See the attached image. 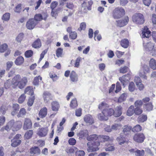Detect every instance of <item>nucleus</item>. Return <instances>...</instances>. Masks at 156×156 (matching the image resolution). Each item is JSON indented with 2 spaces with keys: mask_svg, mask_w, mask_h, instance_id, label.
Returning <instances> with one entry per match:
<instances>
[{
  "mask_svg": "<svg viewBox=\"0 0 156 156\" xmlns=\"http://www.w3.org/2000/svg\"><path fill=\"white\" fill-rule=\"evenodd\" d=\"M27 82V79L26 77L21 78L20 75L15 76L12 79L11 83L9 80H7L4 83V87L6 89H9L11 86L13 88L18 87L22 89L26 86Z\"/></svg>",
  "mask_w": 156,
  "mask_h": 156,
  "instance_id": "obj_1",
  "label": "nucleus"
},
{
  "mask_svg": "<svg viewBox=\"0 0 156 156\" xmlns=\"http://www.w3.org/2000/svg\"><path fill=\"white\" fill-rule=\"evenodd\" d=\"M100 143L99 142H89L87 143V151L88 152L97 151L99 150L98 147L99 146Z\"/></svg>",
  "mask_w": 156,
  "mask_h": 156,
  "instance_id": "obj_2",
  "label": "nucleus"
},
{
  "mask_svg": "<svg viewBox=\"0 0 156 156\" xmlns=\"http://www.w3.org/2000/svg\"><path fill=\"white\" fill-rule=\"evenodd\" d=\"M22 123L20 121L15 122L14 120H12L8 122L7 124L9 126L13 131H17L21 128Z\"/></svg>",
  "mask_w": 156,
  "mask_h": 156,
  "instance_id": "obj_3",
  "label": "nucleus"
},
{
  "mask_svg": "<svg viewBox=\"0 0 156 156\" xmlns=\"http://www.w3.org/2000/svg\"><path fill=\"white\" fill-rule=\"evenodd\" d=\"M133 22L137 24H141L144 22V18L143 15L140 13H136L132 17Z\"/></svg>",
  "mask_w": 156,
  "mask_h": 156,
  "instance_id": "obj_4",
  "label": "nucleus"
},
{
  "mask_svg": "<svg viewBox=\"0 0 156 156\" xmlns=\"http://www.w3.org/2000/svg\"><path fill=\"white\" fill-rule=\"evenodd\" d=\"M125 14V11L124 9L120 8H116L113 12V16L114 18L118 19L122 17Z\"/></svg>",
  "mask_w": 156,
  "mask_h": 156,
  "instance_id": "obj_5",
  "label": "nucleus"
},
{
  "mask_svg": "<svg viewBox=\"0 0 156 156\" xmlns=\"http://www.w3.org/2000/svg\"><path fill=\"white\" fill-rule=\"evenodd\" d=\"M38 22L34 19H30L27 21L26 23V27L29 30L33 29Z\"/></svg>",
  "mask_w": 156,
  "mask_h": 156,
  "instance_id": "obj_6",
  "label": "nucleus"
},
{
  "mask_svg": "<svg viewBox=\"0 0 156 156\" xmlns=\"http://www.w3.org/2000/svg\"><path fill=\"white\" fill-rule=\"evenodd\" d=\"M145 138L144 134L141 133H137L135 134L133 137L134 140L135 142L139 143H142Z\"/></svg>",
  "mask_w": 156,
  "mask_h": 156,
  "instance_id": "obj_7",
  "label": "nucleus"
},
{
  "mask_svg": "<svg viewBox=\"0 0 156 156\" xmlns=\"http://www.w3.org/2000/svg\"><path fill=\"white\" fill-rule=\"evenodd\" d=\"M43 97L45 103H48L52 99L53 96L48 91H44L43 94Z\"/></svg>",
  "mask_w": 156,
  "mask_h": 156,
  "instance_id": "obj_8",
  "label": "nucleus"
},
{
  "mask_svg": "<svg viewBox=\"0 0 156 156\" xmlns=\"http://www.w3.org/2000/svg\"><path fill=\"white\" fill-rule=\"evenodd\" d=\"M151 36V32L148 30L147 27H144L142 33V37L148 39Z\"/></svg>",
  "mask_w": 156,
  "mask_h": 156,
  "instance_id": "obj_9",
  "label": "nucleus"
},
{
  "mask_svg": "<svg viewBox=\"0 0 156 156\" xmlns=\"http://www.w3.org/2000/svg\"><path fill=\"white\" fill-rule=\"evenodd\" d=\"M129 20L128 17V16L125 17L124 19L117 21V25L120 27H123L128 23Z\"/></svg>",
  "mask_w": 156,
  "mask_h": 156,
  "instance_id": "obj_10",
  "label": "nucleus"
},
{
  "mask_svg": "<svg viewBox=\"0 0 156 156\" xmlns=\"http://www.w3.org/2000/svg\"><path fill=\"white\" fill-rule=\"evenodd\" d=\"M84 121L87 123L91 125L94 123V120L92 116L90 115H86L84 117Z\"/></svg>",
  "mask_w": 156,
  "mask_h": 156,
  "instance_id": "obj_11",
  "label": "nucleus"
},
{
  "mask_svg": "<svg viewBox=\"0 0 156 156\" xmlns=\"http://www.w3.org/2000/svg\"><path fill=\"white\" fill-rule=\"evenodd\" d=\"M32 124L30 120L28 118H26L24 123L23 129L25 130H27L31 128Z\"/></svg>",
  "mask_w": 156,
  "mask_h": 156,
  "instance_id": "obj_12",
  "label": "nucleus"
},
{
  "mask_svg": "<svg viewBox=\"0 0 156 156\" xmlns=\"http://www.w3.org/2000/svg\"><path fill=\"white\" fill-rule=\"evenodd\" d=\"M41 153V151L40 149L37 147H34L30 148V153L31 155L34 156L39 154Z\"/></svg>",
  "mask_w": 156,
  "mask_h": 156,
  "instance_id": "obj_13",
  "label": "nucleus"
},
{
  "mask_svg": "<svg viewBox=\"0 0 156 156\" xmlns=\"http://www.w3.org/2000/svg\"><path fill=\"white\" fill-rule=\"evenodd\" d=\"M122 108L121 106H117L114 110V115L115 117L120 116L122 114Z\"/></svg>",
  "mask_w": 156,
  "mask_h": 156,
  "instance_id": "obj_14",
  "label": "nucleus"
},
{
  "mask_svg": "<svg viewBox=\"0 0 156 156\" xmlns=\"http://www.w3.org/2000/svg\"><path fill=\"white\" fill-rule=\"evenodd\" d=\"M48 130L46 128H41L39 129L37 134L41 137H44L46 135Z\"/></svg>",
  "mask_w": 156,
  "mask_h": 156,
  "instance_id": "obj_15",
  "label": "nucleus"
},
{
  "mask_svg": "<svg viewBox=\"0 0 156 156\" xmlns=\"http://www.w3.org/2000/svg\"><path fill=\"white\" fill-rule=\"evenodd\" d=\"M130 75L129 74H127L126 75H124L122 77H120L119 78V80L124 85L125 83L128 81L130 80Z\"/></svg>",
  "mask_w": 156,
  "mask_h": 156,
  "instance_id": "obj_16",
  "label": "nucleus"
},
{
  "mask_svg": "<svg viewBox=\"0 0 156 156\" xmlns=\"http://www.w3.org/2000/svg\"><path fill=\"white\" fill-rule=\"evenodd\" d=\"M51 109L54 111H58L60 107L58 103L55 101H52L51 103Z\"/></svg>",
  "mask_w": 156,
  "mask_h": 156,
  "instance_id": "obj_17",
  "label": "nucleus"
},
{
  "mask_svg": "<svg viewBox=\"0 0 156 156\" xmlns=\"http://www.w3.org/2000/svg\"><path fill=\"white\" fill-rule=\"evenodd\" d=\"M47 109L46 108H43L40 110L39 112V116L41 118H44L47 115Z\"/></svg>",
  "mask_w": 156,
  "mask_h": 156,
  "instance_id": "obj_18",
  "label": "nucleus"
},
{
  "mask_svg": "<svg viewBox=\"0 0 156 156\" xmlns=\"http://www.w3.org/2000/svg\"><path fill=\"white\" fill-rule=\"evenodd\" d=\"M144 46L146 51H151L153 49L154 44L152 42H149L147 43L146 45H144Z\"/></svg>",
  "mask_w": 156,
  "mask_h": 156,
  "instance_id": "obj_19",
  "label": "nucleus"
},
{
  "mask_svg": "<svg viewBox=\"0 0 156 156\" xmlns=\"http://www.w3.org/2000/svg\"><path fill=\"white\" fill-rule=\"evenodd\" d=\"M123 134L121 133L120 136L118 137L116 139L119 144L121 145L126 143V139L125 137L122 135Z\"/></svg>",
  "mask_w": 156,
  "mask_h": 156,
  "instance_id": "obj_20",
  "label": "nucleus"
},
{
  "mask_svg": "<svg viewBox=\"0 0 156 156\" xmlns=\"http://www.w3.org/2000/svg\"><path fill=\"white\" fill-rule=\"evenodd\" d=\"M104 110H103L101 113H99L98 115V119L101 121H106L108 120V117L105 115V114L104 113Z\"/></svg>",
  "mask_w": 156,
  "mask_h": 156,
  "instance_id": "obj_21",
  "label": "nucleus"
},
{
  "mask_svg": "<svg viewBox=\"0 0 156 156\" xmlns=\"http://www.w3.org/2000/svg\"><path fill=\"white\" fill-rule=\"evenodd\" d=\"M104 112V113L105 115L108 117V116H110L112 115H114V110L112 108H106L103 110Z\"/></svg>",
  "mask_w": 156,
  "mask_h": 156,
  "instance_id": "obj_22",
  "label": "nucleus"
},
{
  "mask_svg": "<svg viewBox=\"0 0 156 156\" xmlns=\"http://www.w3.org/2000/svg\"><path fill=\"white\" fill-rule=\"evenodd\" d=\"M120 44L122 47L127 48L129 45V42L127 39H124L121 40Z\"/></svg>",
  "mask_w": 156,
  "mask_h": 156,
  "instance_id": "obj_23",
  "label": "nucleus"
},
{
  "mask_svg": "<svg viewBox=\"0 0 156 156\" xmlns=\"http://www.w3.org/2000/svg\"><path fill=\"white\" fill-rule=\"evenodd\" d=\"M70 77L71 80L73 82H76L78 80L77 75L74 71L71 72Z\"/></svg>",
  "mask_w": 156,
  "mask_h": 156,
  "instance_id": "obj_24",
  "label": "nucleus"
},
{
  "mask_svg": "<svg viewBox=\"0 0 156 156\" xmlns=\"http://www.w3.org/2000/svg\"><path fill=\"white\" fill-rule=\"evenodd\" d=\"M143 68L145 71L143 72L142 73L140 72V76L141 77H143L145 79H146L147 77L145 75V72H149V68L146 65L144 66L143 67Z\"/></svg>",
  "mask_w": 156,
  "mask_h": 156,
  "instance_id": "obj_25",
  "label": "nucleus"
},
{
  "mask_svg": "<svg viewBox=\"0 0 156 156\" xmlns=\"http://www.w3.org/2000/svg\"><path fill=\"white\" fill-rule=\"evenodd\" d=\"M11 141L12 142L11 145L14 147H16L19 145L21 142L20 139H15V138L12 140Z\"/></svg>",
  "mask_w": 156,
  "mask_h": 156,
  "instance_id": "obj_26",
  "label": "nucleus"
},
{
  "mask_svg": "<svg viewBox=\"0 0 156 156\" xmlns=\"http://www.w3.org/2000/svg\"><path fill=\"white\" fill-rule=\"evenodd\" d=\"M19 108L20 107L18 104H13V110L12 112V115H15L17 113Z\"/></svg>",
  "mask_w": 156,
  "mask_h": 156,
  "instance_id": "obj_27",
  "label": "nucleus"
},
{
  "mask_svg": "<svg viewBox=\"0 0 156 156\" xmlns=\"http://www.w3.org/2000/svg\"><path fill=\"white\" fill-rule=\"evenodd\" d=\"M127 97V94L126 93H124L122 94L119 98L118 102L121 103L124 101L126 99Z\"/></svg>",
  "mask_w": 156,
  "mask_h": 156,
  "instance_id": "obj_28",
  "label": "nucleus"
},
{
  "mask_svg": "<svg viewBox=\"0 0 156 156\" xmlns=\"http://www.w3.org/2000/svg\"><path fill=\"white\" fill-rule=\"evenodd\" d=\"M24 62V58L21 56L18 57L16 60L15 63L17 65H20Z\"/></svg>",
  "mask_w": 156,
  "mask_h": 156,
  "instance_id": "obj_29",
  "label": "nucleus"
},
{
  "mask_svg": "<svg viewBox=\"0 0 156 156\" xmlns=\"http://www.w3.org/2000/svg\"><path fill=\"white\" fill-rule=\"evenodd\" d=\"M149 66L153 70L156 69V61L153 58L151 59L149 62Z\"/></svg>",
  "mask_w": 156,
  "mask_h": 156,
  "instance_id": "obj_30",
  "label": "nucleus"
},
{
  "mask_svg": "<svg viewBox=\"0 0 156 156\" xmlns=\"http://www.w3.org/2000/svg\"><path fill=\"white\" fill-rule=\"evenodd\" d=\"M41 45V42L39 39H37L32 44V47L35 48H39Z\"/></svg>",
  "mask_w": 156,
  "mask_h": 156,
  "instance_id": "obj_31",
  "label": "nucleus"
},
{
  "mask_svg": "<svg viewBox=\"0 0 156 156\" xmlns=\"http://www.w3.org/2000/svg\"><path fill=\"white\" fill-rule=\"evenodd\" d=\"M79 134L80 138H83L87 136L88 135V131L87 130L81 131L80 132Z\"/></svg>",
  "mask_w": 156,
  "mask_h": 156,
  "instance_id": "obj_32",
  "label": "nucleus"
},
{
  "mask_svg": "<svg viewBox=\"0 0 156 156\" xmlns=\"http://www.w3.org/2000/svg\"><path fill=\"white\" fill-rule=\"evenodd\" d=\"M25 93L27 94L31 95L34 94V91L33 88L30 86L27 87L25 89Z\"/></svg>",
  "mask_w": 156,
  "mask_h": 156,
  "instance_id": "obj_33",
  "label": "nucleus"
},
{
  "mask_svg": "<svg viewBox=\"0 0 156 156\" xmlns=\"http://www.w3.org/2000/svg\"><path fill=\"white\" fill-rule=\"evenodd\" d=\"M93 1L90 0L88 2V5H87V2H84L82 4V6L83 7H87V9L90 10L91 9V8L90 7L93 4Z\"/></svg>",
  "mask_w": 156,
  "mask_h": 156,
  "instance_id": "obj_34",
  "label": "nucleus"
},
{
  "mask_svg": "<svg viewBox=\"0 0 156 156\" xmlns=\"http://www.w3.org/2000/svg\"><path fill=\"white\" fill-rule=\"evenodd\" d=\"M99 136H98L96 134H93L90 135L87 137V139L88 141H94L97 140V139L99 140Z\"/></svg>",
  "mask_w": 156,
  "mask_h": 156,
  "instance_id": "obj_35",
  "label": "nucleus"
},
{
  "mask_svg": "<svg viewBox=\"0 0 156 156\" xmlns=\"http://www.w3.org/2000/svg\"><path fill=\"white\" fill-rule=\"evenodd\" d=\"M134 107L133 106H131L129 108L127 112V115L130 116L134 113Z\"/></svg>",
  "mask_w": 156,
  "mask_h": 156,
  "instance_id": "obj_36",
  "label": "nucleus"
},
{
  "mask_svg": "<svg viewBox=\"0 0 156 156\" xmlns=\"http://www.w3.org/2000/svg\"><path fill=\"white\" fill-rule=\"evenodd\" d=\"M132 127L130 126H125L123 128V132L124 134L126 135L129 133Z\"/></svg>",
  "mask_w": 156,
  "mask_h": 156,
  "instance_id": "obj_37",
  "label": "nucleus"
},
{
  "mask_svg": "<svg viewBox=\"0 0 156 156\" xmlns=\"http://www.w3.org/2000/svg\"><path fill=\"white\" fill-rule=\"evenodd\" d=\"M33 134L32 130H29L27 131L24 135L25 138L29 139L31 137Z\"/></svg>",
  "mask_w": 156,
  "mask_h": 156,
  "instance_id": "obj_38",
  "label": "nucleus"
},
{
  "mask_svg": "<svg viewBox=\"0 0 156 156\" xmlns=\"http://www.w3.org/2000/svg\"><path fill=\"white\" fill-rule=\"evenodd\" d=\"M77 150H78V149L76 147H73L71 148L66 149V151L68 153H73L74 152L76 153Z\"/></svg>",
  "mask_w": 156,
  "mask_h": 156,
  "instance_id": "obj_39",
  "label": "nucleus"
},
{
  "mask_svg": "<svg viewBox=\"0 0 156 156\" xmlns=\"http://www.w3.org/2000/svg\"><path fill=\"white\" fill-rule=\"evenodd\" d=\"M77 106V103L76 98L72 99L70 104V107L72 108H74Z\"/></svg>",
  "mask_w": 156,
  "mask_h": 156,
  "instance_id": "obj_40",
  "label": "nucleus"
},
{
  "mask_svg": "<svg viewBox=\"0 0 156 156\" xmlns=\"http://www.w3.org/2000/svg\"><path fill=\"white\" fill-rule=\"evenodd\" d=\"M26 112L25 109L22 108L20 110L17 116L18 117H22L26 114Z\"/></svg>",
  "mask_w": 156,
  "mask_h": 156,
  "instance_id": "obj_41",
  "label": "nucleus"
},
{
  "mask_svg": "<svg viewBox=\"0 0 156 156\" xmlns=\"http://www.w3.org/2000/svg\"><path fill=\"white\" fill-rule=\"evenodd\" d=\"M41 81L42 80V77L40 76L35 77L33 83L35 85H38L40 82V80Z\"/></svg>",
  "mask_w": 156,
  "mask_h": 156,
  "instance_id": "obj_42",
  "label": "nucleus"
},
{
  "mask_svg": "<svg viewBox=\"0 0 156 156\" xmlns=\"http://www.w3.org/2000/svg\"><path fill=\"white\" fill-rule=\"evenodd\" d=\"M144 106L147 110L148 111L152 110L153 108V106L151 102L148 103V104H145L144 105Z\"/></svg>",
  "mask_w": 156,
  "mask_h": 156,
  "instance_id": "obj_43",
  "label": "nucleus"
},
{
  "mask_svg": "<svg viewBox=\"0 0 156 156\" xmlns=\"http://www.w3.org/2000/svg\"><path fill=\"white\" fill-rule=\"evenodd\" d=\"M10 14L9 13L4 14L2 17V19L4 21H8L10 19Z\"/></svg>",
  "mask_w": 156,
  "mask_h": 156,
  "instance_id": "obj_44",
  "label": "nucleus"
},
{
  "mask_svg": "<svg viewBox=\"0 0 156 156\" xmlns=\"http://www.w3.org/2000/svg\"><path fill=\"white\" fill-rule=\"evenodd\" d=\"M147 119L146 115H143L139 116L138 118V121L139 122H143L146 121Z\"/></svg>",
  "mask_w": 156,
  "mask_h": 156,
  "instance_id": "obj_45",
  "label": "nucleus"
},
{
  "mask_svg": "<svg viewBox=\"0 0 156 156\" xmlns=\"http://www.w3.org/2000/svg\"><path fill=\"white\" fill-rule=\"evenodd\" d=\"M135 88V86L134 83L131 82L129 83V90L130 92L134 91Z\"/></svg>",
  "mask_w": 156,
  "mask_h": 156,
  "instance_id": "obj_46",
  "label": "nucleus"
},
{
  "mask_svg": "<svg viewBox=\"0 0 156 156\" xmlns=\"http://www.w3.org/2000/svg\"><path fill=\"white\" fill-rule=\"evenodd\" d=\"M142 127L139 125H137L134 126L132 129V131L134 132H137L140 131L142 129Z\"/></svg>",
  "mask_w": 156,
  "mask_h": 156,
  "instance_id": "obj_47",
  "label": "nucleus"
},
{
  "mask_svg": "<svg viewBox=\"0 0 156 156\" xmlns=\"http://www.w3.org/2000/svg\"><path fill=\"white\" fill-rule=\"evenodd\" d=\"M109 138V137L107 136H99V140L101 142H105L107 141Z\"/></svg>",
  "mask_w": 156,
  "mask_h": 156,
  "instance_id": "obj_48",
  "label": "nucleus"
},
{
  "mask_svg": "<svg viewBox=\"0 0 156 156\" xmlns=\"http://www.w3.org/2000/svg\"><path fill=\"white\" fill-rule=\"evenodd\" d=\"M77 36V34L75 31L71 32L69 34V37L72 39H76Z\"/></svg>",
  "mask_w": 156,
  "mask_h": 156,
  "instance_id": "obj_49",
  "label": "nucleus"
},
{
  "mask_svg": "<svg viewBox=\"0 0 156 156\" xmlns=\"http://www.w3.org/2000/svg\"><path fill=\"white\" fill-rule=\"evenodd\" d=\"M34 19L37 22L38 21H40L42 20V16L40 14H36L34 16Z\"/></svg>",
  "mask_w": 156,
  "mask_h": 156,
  "instance_id": "obj_50",
  "label": "nucleus"
},
{
  "mask_svg": "<svg viewBox=\"0 0 156 156\" xmlns=\"http://www.w3.org/2000/svg\"><path fill=\"white\" fill-rule=\"evenodd\" d=\"M8 48V45L5 44H2L0 47V52H4Z\"/></svg>",
  "mask_w": 156,
  "mask_h": 156,
  "instance_id": "obj_51",
  "label": "nucleus"
},
{
  "mask_svg": "<svg viewBox=\"0 0 156 156\" xmlns=\"http://www.w3.org/2000/svg\"><path fill=\"white\" fill-rule=\"evenodd\" d=\"M121 127V125L120 124L117 123L113 125L112 126V130H116Z\"/></svg>",
  "mask_w": 156,
  "mask_h": 156,
  "instance_id": "obj_52",
  "label": "nucleus"
},
{
  "mask_svg": "<svg viewBox=\"0 0 156 156\" xmlns=\"http://www.w3.org/2000/svg\"><path fill=\"white\" fill-rule=\"evenodd\" d=\"M23 33H20L16 37V41L18 42H20L23 39Z\"/></svg>",
  "mask_w": 156,
  "mask_h": 156,
  "instance_id": "obj_53",
  "label": "nucleus"
},
{
  "mask_svg": "<svg viewBox=\"0 0 156 156\" xmlns=\"http://www.w3.org/2000/svg\"><path fill=\"white\" fill-rule=\"evenodd\" d=\"M136 152L135 155L136 156H144V150H137Z\"/></svg>",
  "mask_w": 156,
  "mask_h": 156,
  "instance_id": "obj_54",
  "label": "nucleus"
},
{
  "mask_svg": "<svg viewBox=\"0 0 156 156\" xmlns=\"http://www.w3.org/2000/svg\"><path fill=\"white\" fill-rule=\"evenodd\" d=\"M33 51L31 50L26 51L25 53V56L27 58L31 57L33 55Z\"/></svg>",
  "mask_w": 156,
  "mask_h": 156,
  "instance_id": "obj_55",
  "label": "nucleus"
},
{
  "mask_svg": "<svg viewBox=\"0 0 156 156\" xmlns=\"http://www.w3.org/2000/svg\"><path fill=\"white\" fill-rule=\"evenodd\" d=\"M143 111L140 107H136L134 110V113L136 115H139Z\"/></svg>",
  "mask_w": 156,
  "mask_h": 156,
  "instance_id": "obj_56",
  "label": "nucleus"
},
{
  "mask_svg": "<svg viewBox=\"0 0 156 156\" xmlns=\"http://www.w3.org/2000/svg\"><path fill=\"white\" fill-rule=\"evenodd\" d=\"M63 51V49L60 48H58L56 51V56L58 57H60L62 56V53Z\"/></svg>",
  "mask_w": 156,
  "mask_h": 156,
  "instance_id": "obj_57",
  "label": "nucleus"
},
{
  "mask_svg": "<svg viewBox=\"0 0 156 156\" xmlns=\"http://www.w3.org/2000/svg\"><path fill=\"white\" fill-rule=\"evenodd\" d=\"M34 99V96H31V97L29 98L27 102V104L29 106H31L32 105Z\"/></svg>",
  "mask_w": 156,
  "mask_h": 156,
  "instance_id": "obj_58",
  "label": "nucleus"
},
{
  "mask_svg": "<svg viewBox=\"0 0 156 156\" xmlns=\"http://www.w3.org/2000/svg\"><path fill=\"white\" fill-rule=\"evenodd\" d=\"M26 98V96L24 94H22L19 97L18 102L20 103H23L24 101Z\"/></svg>",
  "mask_w": 156,
  "mask_h": 156,
  "instance_id": "obj_59",
  "label": "nucleus"
},
{
  "mask_svg": "<svg viewBox=\"0 0 156 156\" xmlns=\"http://www.w3.org/2000/svg\"><path fill=\"white\" fill-rule=\"evenodd\" d=\"M85 155V153L83 151L78 150L76 152V156H84Z\"/></svg>",
  "mask_w": 156,
  "mask_h": 156,
  "instance_id": "obj_60",
  "label": "nucleus"
},
{
  "mask_svg": "<svg viewBox=\"0 0 156 156\" xmlns=\"http://www.w3.org/2000/svg\"><path fill=\"white\" fill-rule=\"evenodd\" d=\"M86 28V24L84 22H82L80 24V27L78 29V30L80 31L82 30H84Z\"/></svg>",
  "mask_w": 156,
  "mask_h": 156,
  "instance_id": "obj_61",
  "label": "nucleus"
},
{
  "mask_svg": "<svg viewBox=\"0 0 156 156\" xmlns=\"http://www.w3.org/2000/svg\"><path fill=\"white\" fill-rule=\"evenodd\" d=\"M61 10V9L60 8H58L56 10V11H54V10H52V12H51V14L52 16L56 17V16L57 15L58 12V11H60Z\"/></svg>",
  "mask_w": 156,
  "mask_h": 156,
  "instance_id": "obj_62",
  "label": "nucleus"
},
{
  "mask_svg": "<svg viewBox=\"0 0 156 156\" xmlns=\"http://www.w3.org/2000/svg\"><path fill=\"white\" fill-rule=\"evenodd\" d=\"M105 150L106 151H112L115 149V147L111 145H108L105 147Z\"/></svg>",
  "mask_w": 156,
  "mask_h": 156,
  "instance_id": "obj_63",
  "label": "nucleus"
},
{
  "mask_svg": "<svg viewBox=\"0 0 156 156\" xmlns=\"http://www.w3.org/2000/svg\"><path fill=\"white\" fill-rule=\"evenodd\" d=\"M81 60V58L80 57L77 58L74 64V67H78L80 66V62Z\"/></svg>",
  "mask_w": 156,
  "mask_h": 156,
  "instance_id": "obj_64",
  "label": "nucleus"
}]
</instances>
